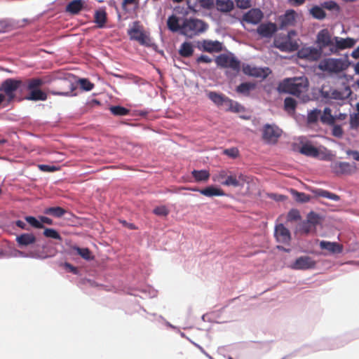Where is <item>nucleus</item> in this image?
Returning a JSON list of instances; mask_svg holds the SVG:
<instances>
[{
    "label": "nucleus",
    "mask_w": 359,
    "mask_h": 359,
    "mask_svg": "<svg viewBox=\"0 0 359 359\" xmlns=\"http://www.w3.org/2000/svg\"><path fill=\"white\" fill-rule=\"evenodd\" d=\"M55 80L51 74H45L41 76H35L31 79H19V86L16 91V102L23 100L33 102L46 101L48 99L47 93L42 87L50 84Z\"/></svg>",
    "instance_id": "1"
},
{
    "label": "nucleus",
    "mask_w": 359,
    "mask_h": 359,
    "mask_svg": "<svg viewBox=\"0 0 359 359\" xmlns=\"http://www.w3.org/2000/svg\"><path fill=\"white\" fill-rule=\"evenodd\" d=\"M309 87V81L305 76L285 78L279 82L277 90L280 93H287L299 96Z\"/></svg>",
    "instance_id": "2"
},
{
    "label": "nucleus",
    "mask_w": 359,
    "mask_h": 359,
    "mask_svg": "<svg viewBox=\"0 0 359 359\" xmlns=\"http://www.w3.org/2000/svg\"><path fill=\"white\" fill-rule=\"evenodd\" d=\"M352 64L353 62L348 60V55L346 53L344 58L329 57L322 60L318 68L323 72L337 74L346 70Z\"/></svg>",
    "instance_id": "3"
},
{
    "label": "nucleus",
    "mask_w": 359,
    "mask_h": 359,
    "mask_svg": "<svg viewBox=\"0 0 359 359\" xmlns=\"http://www.w3.org/2000/svg\"><path fill=\"white\" fill-rule=\"evenodd\" d=\"M208 28V25L205 21L194 18H187L182 22V35L191 39L194 35L205 32Z\"/></svg>",
    "instance_id": "4"
},
{
    "label": "nucleus",
    "mask_w": 359,
    "mask_h": 359,
    "mask_svg": "<svg viewBox=\"0 0 359 359\" xmlns=\"http://www.w3.org/2000/svg\"><path fill=\"white\" fill-rule=\"evenodd\" d=\"M215 61L221 68H230L236 72L234 76L241 71V61L232 53H229V55L220 54L216 57Z\"/></svg>",
    "instance_id": "5"
},
{
    "label": "nucleus",
    "mask_w": 359,
    "mask_h": 359,
    "mask_svg": "<svg viewBox=\"0 0 359 359\" xmlns=\"http://www.w3.org/2000/svg\"><path fill=\"white\" fill-rule=\"evenodd\" d=\"M19 79L8 78L4 80L0 86V91L4 93L7 96V103L16 102V91L19 86Z\"/></svg>",
    "instance_id": "6"
},
{
    "label": "nucleus",
    "mask_w": 359,
    "mask_h": 359,
    "mask_svg": "<svg viewBox=\"0 0 359 359\" xmlns=\"http://www.w3.org/2000/svg\"><path fill=\"white\" fill-rule=\"evenodd\" d=\"M356 43V40L353 38L346 37L341 38L339 36H334V41L332 48H329V52H325L324 55H330L331 54H337L340 50L353 48Z\"/></svg>",
    "instance_id": "7"
},
{
    "label": "nucleus",
    "mask_w": 359,
    "mask_h": 359,
    "mask_svg": "<svg viewBox=\"0 0 359 359\" xmlns=\"http://www.w3.org/2000/svg\"><path fill=\"white\" fill-rule=\"evenodd\" d=\"M127 32L130 40L137 41L142 46H150V39L143 31L140 30L138 21L133 22V27Z\"/></svg>",
    "instance_id": "8"
},
{
    "label": "nucleus",
    "mask_w": 359,
    "mask_h": 359,
    "mask_svg": "<svg viewBox=\"0 0 359 359\" xmlns=\"http://www.w3.org/2000/svg\"><path fill=\"white\" fill-rule=\"evenodd\" d=\"M324 53L317 46H308L299 49L297 55L300 59L313 62L318 60Z\"/></svg>",
    "instance_id": "9"
},
{
    "label": "nucleus",
    "mask_w": 359,
    "mask_h": 359,
    "mask_svg": "<svg viewBox=\"0 0 359 359\" xmlns=\"http://www.w3.org/2000/svg\"><path fill=\"white\" fill-rule=\"evenodd\" d=\"M316 262L309 256H301L297 257L293 263L291 264L290 267L294 270L306 271L313 269L316 268Z\"/></svg>",
    "instance_id": "10"
},
{
    "label": "nucleus",
    "mask_w": 359,
    "mask_h": 359,
    "mask_svg": "<svg viewBox=\"0 0 359 359\" xmlns=\"http://www.w3.org/2000/svg\"><path fill=\"white\" fill-rule=\"evenodd\" d=\"M276 24L272 22L259 23L256 32L261 38L270 39L278 31Z\"/></svg>",
    "instance_id": "11"
},
{
    "label": "nucleus",
    "mask_w": 359,
    "mask_h": 359,
    "mask_svg": "<svg viewBox=\"0 0 359 359\" xmlns=\"http://www.w3.org/2000/svg\"><path fill=\"white\" fill-rule=\"evenodd\" d=\"M229 173V176H226V180L220 181L222 185L242 188L244 187L245 183L248 182L247 177L245 175L242 173L236 175L231 172Z\"/></svg>",
    "instance_id": "12"
},
{
    "label": "nucleus",
    "mask_w": 359,
    "mask_h": 359,
    "mask_svg": "<svg viewBox=\"0 0 359 359\" xmlns=\"http://www.w3.org/2000/svg\"><path fill=\"white\" fill-rule=\"evenodd\" d=\"M331 169L336 175H351L355 172L356 165L348 162H334L331 165Z\"/></svg>",
    "instance_id": "13"
},
{
    "label": "nucleus",
    "mask_w": 359,
    "mask_h": 359,
    "mask_svg": "<svg viewBox=\"0 0 359 359\" xmlns=\"http://www.w3.org/2000/svg\"><path fill=\"white\" fill-rule=\"evenodd\" d=\"M32 249L34 253H37L43 257L41 258H35V259H45L53 257L55 253V252L49 247L48 242H42L38 239L37 242Z\"/></svg>",
    "instance_id": "14"
},
{
    "label": "nucleus",
    "mask_w": 359,
    "mask_h": 359,
    "mask_svg": "<svg viewBox=\"0 0 359 359\" xmlns=\"http://www.w3.org/2000/svg\"><path fill=\"white\" fill-rule=\"evenodd\" d=\"M333 41L334 37L332 38L327 29L320 30L316 35V44L323 52L326 47L332 48Z\"/></svg>",
    "instance_id": "15"
},
{
    "label": "nucleus",
    "mask_w": 359,
    "mask_h": 359,
    "mask_svg": "<svg viewBox=\"0 0 359 359\" xmlns=\"http://www.w3.org/2000/svg\"><path fill=\"white\" fill-rule=\"evenodd\" d=\"M274 236L278 243L289 245L292 239L290 230L283 224L276 225Z\"/></svg>",
    "instance_id": "16"
},
{
    "label": "nucleus",
    "mask_w": 359,
    "mask_h": 359,
    "mask_svg": "<svg viewBox=\"0 0 359 359\" xmlns=\"http://www.w3.org/2000/svg\"><path fill=\"white\" fill-rule=\"evenodd\" d=\"M264 18V13L259 8H253L247 11L242 20L252 25H259Z\"/></svg>",
    "instance_id": "17"
},
{
    "label": "nucleus",
    "mask_w": 359,
    "mask_h": 359,
    "mask_svg": "<svg viewBox=\"0 0 359 359\" xmlns=\"http://www.w3.org/2000/svg\"><path fill=\"white\" fill-rule=\"evenodd\" d=\"M15 241L20 248H25L29 246L33 248L37 242V238L32 233H22L16 236Z\"/></svg>",
    "instance_id": "18"
},
{
    "label": "nucleus",
    "mask_w": 359,
    "mask_h": 359,
    "mask_svg": "<svg viewBox=\"0 0 359 359\" xmlns=\"http://www.w3.org/2000/svg\"><path fill=\"white\" fill-rule=\"evenodd\" d=\"M297 13L293 9L287 10L284 14L278 17L280 22L278 29L283 30L288 26L293 25L295 22Z\"/></svg>",
    "instance_id": "19"
},
{
    "label": "nucleus",
    "mask_w": 359,
    "mask_h": 359,
    "mask_svg": "<svg viewBox=\"0 0 359 359\" xmlns=\"http://www.w3.org/2000/svg\"><path fill=\"white\" fill-rule=\"evenodd\" d=\"M282 130L274 124L266 123L262 131V137L266 140H277L281 135Z\"/></svg>",
    "instance_id": "20"
},
{
    "label": "nucleus",
    "mask_w": 359,
    "mask_h": 359,
    "mask_svg": "<svg viewBox=\"0 0 359 359\" xmlns=\"http://www.w3.org/2000/svg\"><path fill=\"white\" fill-rule=\"evenodd\" d=\"M273 46L282 52L292 53L299 50L298 43L292 40L285 39L283 41H279L276 39L273 41Z\"/></svg>",
    "instance_id": "21"
},
{
    "label": "nucleus",
    "mask_w": 359,
    "mask_h": 359,
    "mask_svg": "<svg viewBox=\"0 0 359 359\" xmlns=\"http://www.w3.org/2000/svg\"><path fill=\"white\" fill-rule=\"evenodd\" d=\"M62 87L67 88L69 90L68 91H58V90H50V93L53 95L64 96V97H74L77 94L74 93L77 88V86L69 80L64 79L62 81Z\"/></svg>",
    "instance_id": "22"
},
{
    "label": "nucleus",
    "mask_w": 359,
    "mask_h": 359,
    "mask_svg": "<svg viewBox=\"0 0 359 359\" xmlns=\"http://www.w3.org/2000/svg\"><path fill=\"white\" fill-rule=\"evenodd\" d=\"M199 48L210 53H219L222 50V43L219 41L205 39L202 41L201 47Z\"/></svg>",
    "instance_id": "23"
},
{
    "label": "nucleus",
    "mask_w": 359,
    "mask_h": 359,
    "mask_svg": "<svg viewBox=\"0 0 359 359\" xmlns=\"http://www.w3.org/2000/svg\"><path fill=\"white\" fill-rule=\"evenodd\" d=\"M86 1L85 0H72L66 7L65 12L71 15H78L81 11L85 9Z\"/></svg>",
    "instance_id": "24"
},
{
    "label": "nucleus",
    "mask_w": 359,
    "mask_h": 359,
    "mask_svg": "<svg viewBox=\"0 0 359 359\" xmlns=\"http://www.w3.org/2000/svg\"><path fill=\"white\" fill-rule=\"evenodd\" d=\"M299 152L304 156L314 158L318 157L320 154L318 149L312 145L309 142L302 143Z\"/></svg>",
    "instance_id": "25"
},
{
    "label": "nucleus",
    "mask_w": 359,
    "mask_h": 359,
    "mask_svg": "<svg viewBox=\"0 0 359 359\" xmlns=\"http://www.w3.org/2000/svg\"><path fill=\"white\" fill-rule=\"evenodd\" d=\"M309 190L316 196L326 198L334 201H339L341 199L339 195L323 189L309 188Z\"/></svg>",
    "instance_id": "26"
},
{
    "label": "nucleus",
    "mask_w": 359,
    "mask_h": 359,
    "mask_svg": "<svg viewBox=\"0 0 359 359\" xmlns=\"http://www.w3.org/2000/svg\"><path fill=\"white\" fill-rule=\"evenodd\" d=\"M256 87V83L245 81L241 83L236 87V92L243 96L248 97L250 96V93L254 90Z\"/></svg>",
    "instance_id": "27"
},
{
    "label": "nucleus",
    "mask_w": 359,
    "mask_h": 359,
    "mask_svg": "<svg viewBox=\"0 0 359 359\" xmlns=\"http://www.w3.org/2000/svg\"><path fill=\"white\" fill-rule=\"evenodd\" d=\"M319 245L321 249L327 250L333 254H339L343 251V246L337 242L321 241Z\"/></svg>",
    "instance_id": "28"
},
{
    "label": "nucleus",
    "mask_w": 359,
    "mask_h": 359,
    "mask_svg": "<svg viewBox=\"0 0 359 359\" xmlns=\"http://www.w3.org/2000/svg\"><path fill=\"white\" fill-rule=\"evenodd\" d=\"M200 194L210 198L213 196H226V194L221 188L215 185H209L203 189H201Z\"/></svg>",
    "instance_id": "29"
},
{
    "label": "nucleus",
    "mask_w": 359,
    "mask_h": 359,
    "mask_svg": "<svg viewBox=\"0 0 359 359\" xmlns=\"http://www.w3.org/2000/svg\"><path fill=\"white\" fill-rule=\"evenodd\" d=\"M208 97L217 107H221L226 104L229 97L217 91H210L207 94Z\"/></svg>",
    "instance_id": "30"
},
{
    "label": "nucleus",
    "mask_w": 359,
    "mask_h": 359,
    "mask_svg": "<svg viewBox=\"0 0 359 359\" xmlns=\"http://www.w3.org/2000/svg\"><path fill=\"white\" fill-rule=\"evenodd\" d=\"M217 10L223 13H227L232 11L234 8V2L232 0H215Z\"/></svg>",
    "instance_id": "31"
},
{
    "label": "nucleus",
    "mask_w": 359,
    "mask_h": 359,
    "mask_svg": "<svg viewBox=\"0 0 359 359\" xmlns=\"http://www.w3.org/2000/svg\"><path fill=\"white\" fill-rule=\"evenodd\" d=\"M107 21V14L104 8H102L95 11L94 22L97 25L98 28H104Z\"/></svg>",
    "instance_id": "32"
},
{
    "label": "nucleus",
    "mask_w": 359,
    "mask_h": 359,
    "mask_svg": "<svg viewBox=\"0 0 359 359\" xmlns=\"http://www.w3.org/2000/svg\"><path fill=\"white\" fill-rule=\"evenodd\" d=\"M179 22L180 18L172 14L167 20V26L172 32H179L182 35V24L180 25Z\"/></svg>",
    "instance_id": "33"
},
{
    "label": "nucleus",
    "mask_w": 359,
    "mask_h": 359,
    "mask_svg": "<svg viewBox=\"0 0 359 359\" xmlns=\"http://www.w3.org/2000/svg\"><path fill=\"white\" fill-rule=\"evenodd\" d=\"M243 72L248 76L254 77H262L266 78V75H262L263 69L256 67H252L251 65L246 64L243 66Z\"/></svg>",
    "instance_id": "34"
},
{
    "label": "nucleus",
    "mask_w": 359,
    "mask_h": 359,
    "mask_svg": "<svg viewBox=\"0 0 359 359\" xmlns=\"http://www.w3.org/2000/svg\"><path fill=\"white\" fill-rule=\"evenodd\" d=\"M191 175L196 182H206L210 178V172L205 169L194 170L191 171Z\"/></svg>",
    "instance_id": "35"
},
{
    "label": "nucleus",
    "mask_w": 359,
    "mask_h": 359,
    "mask_svg": "<svg viewBox=\"0 0 359 359\" xmlns=\"http://www.w3.org/2000/svg\"><path fill=\"white\" fill-rule=\"evenodd\" d=\"M309 13L312 15L314 19L322 20H324L327 14L322 6L321 4L320 5H314L309 9Z\"/></svg>",
    "instance_id": "36"
},
{
    "label": "nucleus",
    "mask_w": 359,
    "mask_h": 359,
    "mask_svg": "<svg viewBox=\"0 0 359 359\" xmlns=\"http://www.w3.org/2000/svg\"><path fill=\"white\" fill-rule=\"evenodd\" d=\"M194 52V46L190 41H184L180 47L178 53L183 57H189L193 55Z\"/></svg>",
    "instance_id": "37"
},
{
    "label": "nucleus",
    "mask_w": 359,
    "mask_h": 359,
    "mask_svg": "<svg viewBox=\"0 0 359 359\" xmlns=\"http://www.w3.org/2000/svg\"><path fill=\"white\" fill-rule=\"evenodd\" d=\"M72 250L86 261H91L94 259L92 252L88 248H80L77 245H74L72 247Z\"/></svg>",
    "instance_id": "38"
},
{
    "label": "nucleus",
    "mask_w": 359,
    "mask_h": 359,
    "mask_svg": "<svg viewBox=\"0 0 359 359\" xmlns=\"http://www.w3.org/2000/svg\"><path fill=\"white\" fill-rule=\"evenodd\" d=\"M320 119L323 124L332 126L335 122L336 117L332 114V110L330 108L325 107L323 110V114L320 117Z\"/></svg>",
    "instance_id": "39"
},
{
    "label": "nucleus",
    "mask_w": 359,
    "mask_h": 359,
    "mask_svg": "<svg viewBox=\"0 0 359 359\" xmlns=\"http://www.w3.org/2000/svg\"><path fill=\"white\" fill-rule=\"evenodd\" d=\"M66 212L67 210L60 206L49 207L43 210L44 214L51 215L56 218L62 217Z\"/></svg>",
    "instance_id": "40"
},
{
    "label": "nucleus",
    "mask_w": 359,
    "mask_h": 359,
    "mask_svg": "<svg viewBox=\"0 0 359 359\" xmlns=\"http://www.w3.org/2000/svg\"><path fill=\"white\" fill-rule=\"evenodd\" d=\"M324 10H327L334 14L338 15L341 11V8L338 3L334 0L325 1L320 3Z\"/></svg>",
    "instance_id": "41"
},
{
    "label": "nucleus",
    "mask_w": 359,
    "mask_h": 359,
    "mask_svg": "<svg viewBox=\"0 0 359 359\" xmlns=\"http://www.w3.org/2000/svg\"><path fill=\"white\" fill-rule=\"evenodd\" d=\"M290 193L293 198L297 203H304L309 202L311 200L310 196L307 195L304 192L298 191L296 189H291Z\"/></svg>",
    "instance_id": "42"
},
{
    "label": "nucleus",
    "mask_w": 359,
    "mask_h": 359,
    "mask_svg": "<svg viewBox=\"0 0 359 359\" xmlns=\"http://www.w3.org/2000/svg\"><path fill=\"white\" fill-rule=\"evenodd\" d=\"M110 112L116 116H125L130 114V109L121 105H112L109 107Z\"/></svg>",
    "instance_id": "43"
},
{
    "label": "nucleus",
    "mask_w": 359,
    "mask_h": 359,
    "mask_svg": "<svg viewBox=\"0 0 359 359\" xmlns=\"http://www.w3.org/2000/svg\"><path fill=\"white\" fill-rule=\"evenodd\" d=\"M298 231L302 234L315 233L316 229L313 227L306 219L302 221L298 226Z\"/></svg>",
    "instance_id": "44"
},
{
    "label": "nucleus",
    "mask_w": 359,
    "mask_h": 359,
    "mask_svg": "<svg viewBox=\"0 0 359 359\" xmlns=\"http://www.w3.org/2000/svg\"><path fill=\"white\" fill-rule=\"evenodd\" d=\"M323 217L314 211L309 212L306 215V220L309 224H311L313 227L317 229V226L320 224L321 220L323 219Z\"/></svg>",
    "instance_id": "45"
},
{
    "label": "nucleus",
    "mask_w": 359,
    "mask_h": 359,
    "mask_svg": "<svg viewBox=\"0 0 359 359\" xmlns=\"http://www.w3.org/2000/svg\"><path fill=\"white\" fill-rule=\"evenodd\" d=\"M15 26L16 22L13 19L6 18L0 20V34L5 33L14 28Z\"/></svg>",
    "instance_id": "46"
},
{
    "label": "nucleus",
    "mask_w": 359,
    "mask_h": 359,
    "mask_svg": "<svg viewBox=\"0 0 359 359\" xmlns=\"http://www.w3.org/2000/svg\"><path fill=\"white\" fill-rule=\"evenodd\" d=\"M43 235L48 238L55 239L57 241H62V238L60 233L53 228H47L44 226V228H43Z\"/></svg>",
    "instance_id": "47"
},
{
    "label": "nucleus",
    "mask_w": 359,
    "mask_h": 359,
    "mask_svg": "<svg viewBox=\"0 0 359 359\" xmlns=\"http://www.w3.org/2000/svg\"><path fill=\"white\" fill-rule=\"evenodd\" d=\"M297 106V100L292 97H286L284 100V109L287 112H294Z\"/></svg>",
    "instance_id": "48"
},
{
    "label": "nucleus",
    "mask_w": 359,
    "mask_h": 359,
    "mask_svg": "<svg viewBox=\"0 0 359 359\" xmlns=\"http://www.w3.org/2000/svg\"><path fill=\"white\" fill-rule=\"evenodd\" d=\"M228 106V110L234 112V113H240L243 112L245 110V107L241 104L239 102L234 101L229 97V100L226 102Z\"/></svg>",
    "instance_id": "49"
},
{
    "label": "nucleus",
    "mask_w": 359,
    "mask_h": 359,
    "mask_svg": "<svg viewBox=\"0 0 359 359\" xmlns=\"http://www.w3.org/2000/svg\"><path fill=\"white\" fill-rule=\"evenodd\" d=\"M13 256L15 257H20L31 258V259H35V258L43 257L41 255H39L37 253H34L33 251H32V249L29 250V251H27V252H24V251L19 250H15L14 251Z\"/></svg>",
    "instance_id": "50"
},
{
    "label": "nucleus",
    "mask_w": 359,
    "mask_h": 359,
    "mask_svg": "<svg viewBox=\"0 0 359 359\" xmlns=\"http://www.w3.org/2000/svg\"><path fill=\"white\" fill-rule=\"evenodd\" d=\"M77 84L79 85L80 88L83 91H90L93 89L95 85L88 79L79 78L77 80Z\"/></svg>",
    "instance_id": "51"
},
{
    "label": "nucleus",
    "mask_w": 359,
    "mask_h": 359,
    "mask_svg": "<svg viewBox=\"0 0 359 359\" xmlns=\"http://www.w3.org/2000/svg\"><path fill=\"white\" fill-rule=\"evenodd\" d=\"M25 222L32 227L37 229H42L44 228V225L41 224V222L39 221V217L36 218L34 216H25Z\"/></svg>",
    "instance_id": "52"
},
{
    "label": "nucleus",
    "mask_w": 359,
    "mask_h": 359,
    "mask_svg": "<svg viewBox=\"0 0 359 359\" xmlns=\"http://www.w3.org/2000/svg\"><path fill=\"white\" fill-rule=\"evenodd\" d=\"M320 110L314 109L308 113L307 121L309 123H316L320 118Z\"/></svg>",
    "instance_id": "53"
},
{
    "label": "nucleus",
    "mask_w": 359,
    "mask_h": 359,
    "mask_svg": "<svg viewBox=\"0 0 359 359\" xmlns=\"http://www.w3.org/2000/svg\"><path fill=\"white\" fill-rule=\"evenodd\" d=\"M38 168L41 171L45 172H53L59 170V168L56 165L48 164H39Z\"/></svg>",
    "instance_id": "54"
},
{
    "label": "nucleus",
    "mask_w": 359,
    "mask_h": 359,
    "mask_svg": "<svg viewBox=\"0 0 359 359\" xmlns=\"http://www.w3.org/2000/svg\"><path fill=\"white\" fill-rule=\"evenodd\" d=\"M153 213L158 216L165 217V216L168 215L169 210L165 205H160V206L156 207L153 210Z\"/></svg>",
    "instance_id": "55"
},
{
    "label": "nucleus",
    "mask_w": 359,
    "mask_h": 359,
    "mask_svg": "<svg viewBox=\"0 0 359 359\" xmlns=\"http://www.w3.org/2000/svg\"><path fill=\"white\" fill-rule=\"evenodd\" d=\"M301 218L299 211L297 209H291L287 215V221H297Z\"/></svg>",
    "instance_id": "56"
},
{
    "label": "nucleus",
    "mask_w": 359,
    "mask_h": 359,
    "mask_svg": "<svg viewBox=\"0 0 359 359\" xmlns=\"http://www.w3.org/2000/svg\"><path fill=\"white\" fill-rule=\"evenodd\" d=\"M197 2L205 10H211L215 6V0H197Z\"/></svg>",
    "instance_id": "57"
},
{
    "label": "nucleus",
    "mask_w": 359,
    "mask_h": 359,
    "mask_svg": "<svg viewBox=\"0 0 359 359\" xmlns=\"http://www.w3.org/2000/svg\"><path fill=\"white\" fill-rule=\"evenodd\" d=\"M332 135L334 137H337V138L342 137L344 131H343L341 126L340 125L335 124L334 123V125H332Z\"/></svg>",
    "instance_id": "58"
},
{
    "label": "nucleus",
    "mask_w": 359,
    "mask_h": 359,
    "mask_svg": "<svg viewBox=\"0 0 359 359\" xmlns=\"http://www.w3.org/2000/svg\"><path fill=\"white\" fill-rule=\"evenodd\" d=\"M359 126V114H353L350 116V128L355 129Z\"/></svg>",
    "instance_id": "59"
},
{
    "label": "nucleus",
    "mask_w": 359,
    "mask_h": 359,
    "mask_svg": "<svg viewBox=\"0 0 359 359\" xmlns=\"http://www.w3.org/2000/svg\"><path fill=\"white\" fill-rule=\"evenodd\" d=\"M331 99L335 100H345V97L343 92L337 89H333L331 91Z\"/></svg>",
    "instance_id": "60"
},
{
    "label": "nucleus",
    "mask_w": 359,
    "mask_h": 359,
    "mask_svg": "<svg viewBox=\"0 0 359 359\" xmlns=\"http://www.w3.org/2000/svg\"><path fill=\"white\" fill-rule=\"evenodd\" d=\"M236 6L241 9H248L252 6L250 0H235Z\"/></svg>",
    "instance_id": "61"
},
{
    "label": "nucleus",
    "mask_w": 359,
    "mask_h": 359,
    "mask_svg": "<svg viewBox=\"0 0 359 359\" xmlns=\"http://www.w3.org/2000/svg\"><path fill=\"white\" fill-rule=\"evenodd\" d=\"M64 267L67 269L69 272L74 275H78L79 273V270L77 267L73 266L69 262H65L64 263Z\"/></svg>",
    "instance_id": "62"
},
{
    "label": "nucleus",
    "mask_w": 359,
    "mask_h": 359,
    "mask_svg": "<svg viewBox=\"0 0 359 359\" xmlns=\"http://www.w3.org/2000/svg\"><path fill=\"white\" fill-rule=\"evenodd\" d=\"M224 153L226 155L234 158L238 156V150L235 147H231V148L226 149L224 150Z\"/></svg>",
    "instance_id": "63"
},
{
    "label": "nucleus",
    "mask_w": 359,
    "mask_h": 359,
    "mask_svg": "<svg viewBox=\"0 0 359 359\" xmlns=\"http://www.w3.org/2000/svg\"><path fill=\"white\" fill-rule=\"evenodd\" d=\"M348 156H351L355 161H359V151L357 150L348 149L346 151Z\"/></svg>",
    "instance_id": "64"
}]
</instances>
